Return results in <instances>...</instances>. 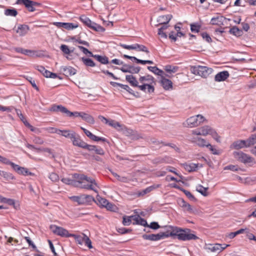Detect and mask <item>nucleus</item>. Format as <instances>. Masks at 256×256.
<instances>
[{
    "label": "nucleus",
    "mask_w": 256,
    "mask_h": 256,
    "mask_svg": "<svg viewBox=\"0 0 256 256\" xmlns=\"http://www.w3.org/2000/svg\"><path fill=\"white\" fill-rule=\"evenodd\" d=\"M168 235L169 236H172L174 238H177L182 241L198 239L197 236L191 233L190 229H182L176 226H168Z\"/></svg>",
    "instance_id": "1"
},
{
    "label": "nucleus",
    "mask_w": 256,
    "mask_h": 256,
    "mask_svg": "<svg viewBox=\"0 0 256 256\" xmlns=\"http://www.w3.org/2000/svg\"><path fill=\"white\" fill-rule=\"evenodd\" d=\"M138 82L140 84L138 86L139 90L149 94L154 92V80L153 76L149 74L141 76L138 79Z\"/></svg>",
    "instance_id": "2"
},
{
    "label": "nucleus",
    "mask_w": 256,
    "mask_h": 256,
    "mask_svg": "<svg viewBox=\"0 0 256 256\" xmlns=\"http://www.w3.org/2000/svg\"><path fill=\"white\" fill-rule=\"evenodd\" d=\"M78 186L81 188L86 190H90L98 193V191L96 188H98V185L95 180L92 178L88 177L84 175L82 176V178L80 179V182L78 184Z\"/></svg>",
    "instance_id": "3"
},
{
    "label": "nucleus",
    "mask_w": 256,
    "mask_h": 256,
    "mask_svg": "<svg viewBox=\"0 0 256 256\" xmlns=\"http://www.w3.org/2000/svg\"><path fill=\"white\" fill-rule=\"evenodd\" d=\"M49 111L53 112H60L62 114H65L66 116L69 117H80L82 112H71L68 110L66 107L62 105H57L54 104L48 109Z\"/></svg>",
    "instance_id": "4"
},
{
    "label": "nucleus",
    "mask_w": 256,
    "mask_h": 256,
    "mask_svg": "<svg viewBox=\"0 0 256 256\" xmlns=\"http://www.w3.org/2000/svg\"><path fill=\"white\" fill-rule=\"evenodd\" d=\"M190 70L192 74L195 75H198L202 78H206L212 72L213 70L207 66H191Z\"/></svg>",
    "instance_id": "5"
},
{
    "label": "nucleus",
    "mask_w": 256,
    "mask_h": 256,
    "mask_svg": "<svg viewBox=\"0 0 256 256\" xmlns=\"http://www.w3.org/2000/svg\"><path fill=\"white\" fill-rule=\"evenodd\" d=\"M80 20L85 25L96 32H103L105 30V29L103 27L94 22H92L85 16H81L80 17Z\"/></svg>",
    "instance_id": "6"
},
{
    "label": "nucleus",
    "mask_w": 256,
    "mask_h": 256,
    "mask_svg": "<svg viewBox=\"0 0 256 256\" xmlns=\"http://www.w3.org/2000/svg\"><path fill=\"white\" fill-rule=\"evenodd\" d=\"M233 156L236 160L245 164L251 163L254 160V158L252 157L242 151L234 152Z\"/></svg>",
    "instance_id": "7"
},
{
    "label": "nucleus",
    "mask_w": 256,
    "mask_h": 256,
    "mask_svg": "<svg viewBox=\"0 0 256 256\" xmlns=\"http://www.w3.org/2000/svg\"><path fill=\"white\" fill-rule=\"evenodd\" d=\"M168 237H169L168 229L166 232H160L158 234H144L142 236L144 239L152 241H156Z\"/></svg>",
    "instance_id": "8"
},
{
    "label": "nucleus",
    "mask_w": 256,
    "mask_h": 256,
    "mask_svg": "<svg viewBox=\"0 0 256 256\" xmlns=\"http://www.w3.org/2000/svg\"><path fill=\"white\" fill-rule=\"evenodd\" d=\"M50 230L54 234L66 238L71 236V234L68 233V232L62 227L58 226L56 225H51L50 226Z\"/></svg>",
    "instance_id": "9"
},
{
    "label": "nucleus",
    "mask_w": 256,
    "mask_h": 256,
    "mask_svg": "<svg viewBox=\"0 0 256 256\" xmlns=\"http://www.w3.org/2000/svg\"><path fill=\"white\" fill-rule=\"evenodd\" d=\"M124 72H129L131 74H138L140 70L139 66H133L124 64L120 68Z\"/></svg>",
    "instance_id": "10"
},
{
    "label": "nucleus",
    "mask_w": 256,
    "mask_h": 256,
    "mask_svg": "<svg viewBox=\"0 0 256 256\" xmlns=\"http://www.w3.org/2000/svg\"><path fill=\"white\" fill-rule=\"evenodd\" d=\"M16 3L24 4L30 12L34 11V6L37 5L36 2L30 0H18Z\"/></svg>",
    "instance_id": "11"
},
{
    "label": "nucleus",
    "mask_w": 256,
    "mask_h": 256,
    "mask_svg": "<svg viewBox=\"0 0 256 256\" xmlns=\"http://www.w3.org/2000/svg\"><path fill=\"white\" fill-rule=\"evenodd\" d=\"M196 116L188 118L186 121L183 123V125L187 128H194L198 126V120Z\"/></svg>",
    "instance_id": "12"
},
{
    "label": "nucleus",
    "mask_w": 256,
    "mask_h": 256,
    "mask_svg": "<svg viewBox=\"0 0 256 256\" xmlns=\"http://www.w3.org/2000/svg\"><path fill=\"white\" fill-rule=\"evenodd\" d=\"M72 144L74 146H77L82 148H84L86 143L80 138V136L75 132L74 134L72 136V138L71 139Z\"/></svg>",
    "instance_id": "13"
},
{
    "label": "nucleus",
    "mask_w": 256,
    "mask_h": 256,
    "mask_svg": "<svg viewBox=\"0 0 256 256\" xmlns=\"http://www.w3.org/2000/svg\"><path fill=\"white\" fill-rule=\"evenodd\" d=\"M192 142L196 144L198 146L201 148L206 147L208 143L206 140L199 137H194L192 138Z\"/></svg>",
    "instance_id": "14"
},
{
    "label": "nucleus",
    "mask_w": 256,
    "mask_h": 256,
    "mask_svg": "<svg viewBox=\"0 0 256 256\" xmlns=\"http://www.w3.org/2000/svg\"><path fill=\"white\" fill-rule=\"evenodd\" d=\"M132 220L134 221L133 224H140L144 226H148L146 220L142 218L138 214L132 216Z\"/></svg>",
    "instance_id": "15"
},
{
    "label": "nucleus",
    "mask_w": 256,
    "mask_h": 256,
    "mask_svg": "<svg viewBox=\"0 0 256 256\" xmlns=\"http://www.w3.org/2000/svg\"><path fill=\"white\" fill-rule=\"evenodd\" d=\"M230 76L229 72L228 71H222L218 73L214 77V80L216 82H222L226 80Z\"/></svg>",
    "instance_id": "16"
},
{
    "label": "nucleus",
    "mask_w": 256,
    "mask_h": 256,
    "mask_svg": "<svg viewBox=\"0 0 256 256\" xmlns=\"http://www.w3.org/2000/svg\"><path fill=\"white\" fill-rule=\"evenodd\" d=\"M184 169L188 172L196 171L198 168H202V165L199 164L191 163L190 164H183Z\"/></svg>",
    "instance_id": "17"
},
{
    "label": "nucleus",
    "mask_w": 256,
    "mask_h": 256,
    "mask_svg": "<svg viewBox=\"0 0 256 256\" xmlns=\"http://www.w3.org/2000/svg\"><path fill=\"white\" fill-rule=\"evenodd\" d=\"M60 70L66 76H73L75 74L76 72V70L72 66H62Z\"/></svg>",
    "instance_id": "18"
},
{
    "label": "nucleus",
    "mask_w": 256,
    "mask_h": 256,
    "mask_svg": "<svg viewBox=\"0 0 256 256\" xmlns=\"http://www.w3.org/2000/svg\"><path fill=\"white\" fill-rule=\"evenodd\" d=\"M123 130H121L123 133L126 136H130L132 139L136 140L138 138V136L135 132L131 129L126 128L124 126H122Z\"/></svg>",
    "instance_id": "19"
},
{
    "label": "nucleus",
    "mask_w": 256,
    "mask_h": 256,
    "mask_svg": "<svg viewBox=\"0 0 256 256\" xmlns=\"http://www.w3.org/2000/svg\"><path fill=\"white\" fill-rule=\"evenodd\" d=\"M29 30L30 28L26 24H20L18 26L16 32L20 36H22L28 33Z\"/></svg>",
    "instance_id": "20"
},
{
    "label": "nucleus",
    "mask_w": 256,
    "mask_h": 256,
    "mask_svg": "<svg viewBox=\"0 0 256 256\" xmlns=\"http://www.w3.org/2000/svg\"><path fill=\"white\" fill-rule=\"evenodd\" d=\"M248 144L246 140H237L233 142L232 145L231 146L232 148H234V149L238 150L245 147H248L247 146Z\"/></svg>",
    "instance_id": "21"
},
{
    "label": "nucleus",
    "mask_w": 256,
    "mask_h": 256,
    "mask_svg": "<svg viewBox=\"0 0 256 256\" xmlns=\"http://www.w3.org/2000/svg\"><path fill=\"white\" fill-rule=\"evenodd\" d=\"M206 248L212 252H220L224 249V248L222 247V244H208Z\"/></svg>",
    "instance_id": "22"
},
{
    "label": "nucleus",
    "mask_w": 256,
    "mask_h": 256,
    "mask_svg": "<svg viewBox=\"0 0 256 256\" xmlns=\"http://www.w3.org/2000/svg\"><path fill=\"white\" fill-rule=\"evenodd\" d=\"M160 83L166 90H168L172 88V81L165 78L163 75L161 76Z\"/></svg>",
    "instance_id": "23"
},
{
    "label": "nucleus",
    "mask_w": 256,
    "mask_h": 256,
    "mask_svg": "<svg viewBox=\"0 0 256 256\" xmlns=\"http://www.w3.org/2000/svg\"><path fill=\"white\" fill-rule=\"evenodd\" d=\"M126 80L132 86L138 88V86L140 85L138 84L139 82L132 75H126Z\"/></svg>",
    "instance_id": "24"
},
{
    "label": "nucleus",
    "mask_w": 256,
    "mask_h": 256,
    "mask_svg": "<svg viewBox=\"0 0 256 256\" xmlns=\"http://www.w3.org/2000/svg\"><path fill=\"white\" fill-rule=\"evenodd\" d=\"M172 18V16L168 14L160 16L158 18V22L160 24H168Z\"/></svg>",
    "instance_id": "25"
},
{
    "label": "nucleus",
    "mask_w": 256,
    "mask_h": 256,
    "mask_svg": "<svg viewBox=\"0 0 256 256\" xmlns=\"http://www.w3.org/2000/svg\"><path fill=\"white\" fill-rule=\"evenodd\" d=\"M92 57L102 64H106L109 63L108 58L106 56L94 54Z\"/></svg>",
    "instance_id": "26"
},
{
    "label": "nucleus",
    "mask_w": 256,
    "mask_h": 256,
    "mask_svg": "<svg viewBox=\"0 0 256 256\" xmlns=\"http://www.w3.org/2000/svg\"><path fill=\"white\" fill-rule=\"evenodd\" d=\"M75 132H74V131H72V130H60V135H61L66 138H70L71 140L72 138V136L74 134Z\"/></svg>",
    "instance_id": "27"
},
{
    "label": "nucleus",
    "mask_w": 256,
    "mask_h": 256,
    "mask_svg": "<svg viewBox=\"0 0 256 256\" xmlns=\"http://www.w3.org/2000/svg\"><path fill=\"white\" fill-rule=\"evenodd\" d=\"M80 117L83 120L86 121L87 122L91 124H94V118L88 114L82 112Z\"/></svg>",
    "instance_id": "28"
},
{
    "label": "nucleus",
    "mask_w": 256,
    "mask_h": 256,
    "mask_svg": "<svg viewBox=\"0 0 256 256\" xmlns=\"http://www.w3.org/2000/svg\"><path fill=\"white\" fill-rule=\"evenodd\" d=\"M108 124L114 128L118 131L123 130L122 125L120 124L118 122L112 120H110Z\"/></svg>",
    "instance_id": "29"
},
{
    "label": "nucleus",
    "mask_w": 256,
    "mask_h": 256,
    "mask_svg": "<svg viewBox=\"0 0 256 256\" xmlns=\"http://www.w3.org/2000/svg\"><path fill=\"white\" fill-rule=\"evenodd\" d=\"M200 131L202 136H206L208 134H210L212 130H213L210 126H204L200 127Z\"/></svg>",
    "instance_id": "30"
},
{
    "label": "nucleus",
    "mask_w": 256,
    "mask_h": 256,
    "mask_svg": "<svg viewBox=\"0 0 256 256\" xmlns=\"http://www.w3.org/2000/svg\"><path fill=\"white\" fill-rule=\"evenodd\" d=\"M224 18L223 16H218L211 19L210 23L214 25L220 26L223 24Z\"/></svg>",
    "instance_id": "31"
},
{
    "label": "nucleus",
    "mask_w": 256,
    "mask_h": 256,
    "mask_svg": "<svg viewBox=\"0 0 256 256\" xmlns=\"http://www.w3.org/2000/svg\"><path fill=\"white\" fill-rule=\"evenodd\" d=\"M0 176L2 177L6 180H10L14 179L12 174L4 170H0Z\"/></svg>",
    "instance_id": "32"
},
{
    "label": "nucleus",
    "mask_w": 256,
    "mask_h": 256,
    "mask_svg": "<svg viewBox=\"0 0 256 256\" xmlns=\"http://www.w3.org/2000/svg\"><path fill=\"white\" fill-rule=\"evenodd\" d=\"M82 194L79 196H72L70 197V199L72 202H77L78 205L84 204Z\"/></svg>",
    "instance_id": "33"
},
{
    "label": "nucleus",
    "mask_w": 256,
    "mask_h": 256,
    "mask_svg": "<svg viewBox=\"0 0 256 256\" xmlns=\"http://www.w3.org/2000/svg\"><path fill=\"white\" fill-rule=\"evenodd\" d=\"M155 188V187L154 186H150L144 190H143L141 191H138L136 194L138 196H144V195L150 192L151 191L154 190Z\"/></svg>",
    "instance_id": "34"
},
{
    "label": "nucleus",
    "mask_w": 256,
    "mask_h": 256,
    "mask_svg": "<svg viewBox=\"0 0 256 256\" xmlns=\"http://www.w3.org/2000/svg\"><path fill=\"white\" fill-rule=\"evenodd\" d=\"M81 60L84 64L87 66L94 67L96 66L94 61L90 58L82 57L81 58Z\"/></svg>",
    "instance_id": "35"
},
{
    "label": "nucleus",
    "mask_w": 256,
    "mask_h": 256,
    "mask_svg": "<svg viewBox=\"0 0 256 256\" xmlns=\"http://www.w3.org/2000/svg\"><path fill=\"white\" fill-rule=\"evenodd\" d=\"M148 69L158 76H162L164 74V72L156 66H148Z\"/></svg>",
    "instance_id": "36"
},
{
    "label": "nucleus",
    "mask_w": 256,
    "mask_h": 256,
    "mask_svg": "<svg viewBox=\"0 0 256 256\" xmlns=\"http://www.w3.org/2000/svg\"><path fill=\"white\" fill-rule=\"evenodd\" d=\"M229 32L230 34L236 36H240L242 34V31L236 26H233L230 30Z\"/></svg>",
    "instance_id": "37"
},
{
    "label": "nucleus",
    "mask_w": 256,
    "mask_h": 256,
    "mask_svg": "<svg viewBox=\"0 0 256 256\" xmlns=\"http://www.w3.org/2000/svg\"><path fill=\"white\" fill-rule=\"evenodd\" d=\"M96 200L98 204L102 207H105L108 204V201L104 198H102L99 196H96Z\"/></svg>",
    "instance_id": "38"
},
{
    "label": "nucleus",
    "mask_w": 256,
    "mask_h": 256,
    "mask_svg": "<svg viewBox=\"0 0 256 256\" xmlns=\"http://www.w3.org/2000/svg\"><path fill=\"white\" fill-rule=\"evenodd\" d=\"M62 182L66 184L72 185L76 186H78V184H76V180L74 179L70 178H64L61 180Z\"/></svg>",
    "instance_id": "39"
},
{
    "label": "nucleus",
    "mask_w": 256,
    "mask_h": 256,
    "mask_svg": "<svg viewBox=\"0 0 256 256\" xmlns=\"http://www.w3.org/2000/svg\"><path fill=\"white\" fill-rule=\"evenodd\" d=\"M178 66L170 65H167L164 67L165 70L170 74L176 72L178 71Z\"/></svg>",
    "instance_id": "40"
},
{
    "label": "nucleus",
    "mask_w": 256,
    "mask_h": 256,
    "mask_svg": "<svg viewBox=\"0 0 256 256\" xmlns=\"http://www.w3.org/2000/svg\"><path fill=\"white\" fill-rule=\"evenodd\" d=\"M86 236L84 234H82V235H76L71 234V236H73L78 244H82L84 242V236Z\"/></svg>",
    "instance_id": "41"
},
{
    "label": "nucleus",
    "mask_w": 256,
    "mask_h": 256,
    "mask_svg": "<svg viewBox=\"0 0 256 256\" xmlns=\"http://www.w3.org/2000/svg\"><path fill=\"white\" fill-rule=\"evenodd\" d=\"M208 188H204L202 185L198 186L196 188V190L204 196H206L208 195Z\"/></svg>",
    "instance_id": "42"
},
{
    "label": "nucleus",
    "mask_w": 256,
    "mask_h": 256,
    "mask_svg": "<svg viewBox=\"0 0 256 256\" xmlns=\"http://www.w3.org/2000/svg\"><path fill=\"white\" fill-rule=\"evenodd\" d=\"M4 14L8 16H16L18 14V12L14 8H8L4 10Z\"/></svg>",
    "instance_id": "43"
},
{
    "label": "nucleus",
    "mask_w": 256,
    "mask_h": 256,
    "mask_svg": "<svg viewBox=\"0 0 256 256\" xmlns=\"http://www.w3.org/2000/svg\"><path fill=\"white\" fill-rule=\"evenodd\" d=\"M135 47L136 49L134 50L144 52L147 54H148L150 52L148 48L144 45L139 44H135Z\"/></svg>",
    "instance_id": "44"
},
{
    "label": "nucleus",
    "mask_w": 256,
    "mask_h": 256,
    "mask_svg": "<svg viewBox=\"0 0 256 256\" xmlns=\"http://www.w3.org/2000/svg\"><path fill=\"white\" fill-rule=\"evenodd\" d=\"M78 27V25L76 24L70 22H64V28L66 30H70L74 28H76Z\"/></svg>",
    "instance_id": "45"
},
{
    "label": "nucleus",
    "mask_w": 256,
    "mask_h": 256,
    "mask_svg": "<svg viewBox=\"0 0 256 256\" xmlns=\"http://www.w3.org/2000/svg\"><path fill=\"white\" fill-rule=\"evenodd\" d=\"M18 173L20 174H22L24 176H32L33 174L28 170L24 167H21L20 170L18 171Z\"/></svg>",
    "instance_id": "46"
},
{
    "label": "nucleus",
    "mask_w": 256,
    "mask_h": 256,
    "mask_svg": "<svg viewBox=\"0 0 256 256\" xmlns=\"http://www.w3.org/2000/svg\"><path fill=\"white\" fill-rule=\"evenodd\" d=\"M49 178L54 182L59 181L60 177L55 172H51L48 176Z\"/></svg>",
    "instance_id": "47"
},
{
    "label": "nucleus",
    "mask_w": 256,
    "mask_h": 256,
    "mask_svg": "<svg viewBox=\"0 0 256 256\" xmlns=\"http://www.w3.org/2000/svg\"><path fill=\"white\" fill-rule=\"evenodd\" d=\"M60 49L64 54H68L74 51L73 50H70L68 46L66 44H62L60 46Z\"/></svg>",
    "instance_id": "48"
},
{
    "label": "nucleus",
    "mask_w": 256,
    "mask_h": 256,
    "mask_svg": "<svg viewBox=\"0 0 256 256\" xmlns=\"http://www.w3.org/2000/svg\"><path fill=\"white\" fill-rule=\"evenodd\" d=\"M132 216H123L122 224L124 226H129L132 223Z\"/></svg>",
    "instance_id": "49"
},
{
    "label": "nucleus",
    "mask_w": 256,
    "mask_h": 256,
    "mask_svg": "<svg viewBox=\"0 0 256 256\" xmlns=\"http://www.w3.org/2000/svg\"><path fill=\"white\" fill-rule=\"evenodd\" d=\"M246 140L247 146L248 147L251 145H253L256 143V134L252 135L248 139Z\"/></svg>",
    "instance_id": "50"
},
{
    "label": "nucleus",
    "mask_w": 256,
    "mask_h": 256,
    "mask_svg": "<svg viewBox=\"0 0 256 256\" xmlns=\"http://www.w3.org/2000/svg\"><path fill=\"white\" fill-rule=\"evenodd\" d=\"M84 204H88L94 200V198L90 195L82 194Z\"/></svg>",
    "instance_id": "51"
},
{
    "label": "nucleus",
    "mask_w": 256,
    "mask_h": 256,
    "mask_svg": "<svg viewBox=\"0 0 256 256\" xmlns=\"http://www.w3.org/2000/svg\"><path fill=\"white\" fill-rule=\"evenodd\" d=\"M78 47L84 54L86 55H88L92 57L94 55L91 52H90L87 48L82 46H78Z\"/></svg>",
    "instance_id": "52"
},
{
    "label": "nucleus",
    "mask_w": 256,
    "mask_h": 256,
    "mask_svg": "<svg viewBox=\"0 0 256 256\" xmlns=\"http://www.w3.org/2000/svg\"><path fill=\"white\" fill-rule=\"evenodd\" d=\"M46 130L48 131V132L51 134H60V130H59L56 128L53 127H48L46 128Z\"/></svg>",
    "instance_id": "53"
},
{
    "label": "nucleus",
    "mask_w": 256,
    "mask_h": 256,
    "mask_svg": "<svg viewBox=\"0 0 256 256\" xmlns=\"http://www.w3.org/2000/svg\"><path fill=\"white\" fill-rule=\"evenodd\" d=\"M90 139H91L92 140L98 142V141H102L103 142H107V140L106 138L102 137H98L97 136L94 134H92V136L90 138Z\"/></svg>",
    "instance_id": "54"
},
{
    "label": "nucleus",
    "mask_w": 256,
    "mask_h": 256,
    "mask_svg": "<svg viewBox=\"0 0 256 256\" xmlns=\"http://www.w3.org/2000/svg\"><path fill=\"white\" fill-rule=\"evenodd\" d=\"M36 52L34 50L24 49L23 54L28 56H38L36 54Z\"/></svg>",
    "instance_id": "55"
},
{
    "label": "nucleus",
    "mask_w": 256,
    "mask_h": 256,
    "mask_svg": "<svg viewBox=\"0 0 256 256\" xmlns=\"http://www.w3.org/2000/svg\"><path fill=\"white\" fill-rule=\"evenodd\" d=\"M210 135H211L213 138L217 142H220V136L218 135L214 129L212 130Z\"/></svg>",
    "instance_id": "56"
},
{
    "label": "nucleus",
    "mask_w": 256,
    "mask_h": 256,
    "mask_svg": "<svg viewBox=\"0 0 256 256\" xmlns=\"http://www.w3.org/2000/svg\"><path fill=\"white\" fill-rule=\"evenodd\" d=\"M32 141L34 143L38 144H42L44 143V141L42 138L36 136L34 137Z\"/></svg>",
    "instance_id": "57"
},
{
    "label": "nucleus",
    "mask_w": 256,
    "mask_h": 256,
    "mask_svg": "<svg viewBox=\"0 0 256 256\" xmlns=\"http://www.w3.org/2000/svg\"><path fill=\"white\" fill-rule=\"evenodd\" d=\"M85 245L87 246L89 248H92V242L88 238V237L86 236H84V242Z\"/></svg>",
    "instance_id": "58"
},
{
    "label": "nucleus",
    "mask_w": 256,
    "mask_h": 256,
    "mask_svg": "<svg viewBox=\"0 0 256 256\" xmlns=\"http://www.w3.org/2000/svg\"><path fill=\"white\" fill-rule=\"evenodd\" d=\"M84 174H74L72 175V178L73 179H76V184H78L79 183V182H80V179L81 178H82V176H84Z\"/></svg>",
    "instance_id": "59"
},
{
    "label": "nucleus",
    "mask_w": 256,
    "mask_h": 256,
    "mask_svg": "<svg viewBox=\"0 0 256 256\" xmlns=\"http://www.w3.org/2000/svg\"><path fill=\"white\" fill-rule=\"evenodd\" d=\"M120 46L124 49H126V50H128L136 49L135 44H133L132 45H127L126 44H120Z\"/></svg>",
    "instance_id": "60"
},
{
    "label": "nucleus",
    "mask_w": 256,
    "mask_h": 256,
    "mask_svg": "<svg viewBox=\"0 0 256 256\" xmlns=\"http://www.w3.org/2000/svg\"><path fill=\"white\" fill-rule=\"evenodd\" d=\"M206 148H208L213 154H218L219 152L218 150L214 148L212 145H211L210 143H208V145H207Z\"/></svg>",
    "instance_id": "61"
},
{
    "label": "nucleus",
    "mask_w": 256,
    "mask_h": 256,
    "mask_svg": "<svg viewBox=\"0 0 256 256\" xmlns=\"http://www.w3.org/2000/svg\"><path fill=\"white\" fill-rule=\"evenodd\" d=\"M104 208H106L108 210L114 212L116 209V207L114 205L109 202H108V204Z\"/></svg>",
    "instance_id": "62"
},
{
    "label": "nucleus",
    "mask_w": 256,
    "mask_h": 256,
    "mask_svg": "<svg viewBox=\"0 0 256 256\" xmlns=\"http://www.w3.org/2000/svg\"><path fill=\"white\" fill-rule=\"evenodd\" d=\"M196 116V119L198 120V126L200 125L206 120L204 118L201 114H198Z\"/></svg>",
    "instance_id": "63"
},
{
    "label": "nucleus",
    "mask_w": 256,
    "mask_h": 256,
    "mask_svg": "<svg viewBox=\"0 0 256 256\" xmlns=\"http://www.w3.org/2000/svg\"><path fill=\"white\" fill-rule=\"evenodd\" d=\"M200 28V26L198 25L194 24H192L190 25V29L192 32H198Z\"/></svg>",
    "instance_id": "64"
}]
</instances>
